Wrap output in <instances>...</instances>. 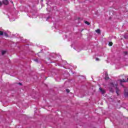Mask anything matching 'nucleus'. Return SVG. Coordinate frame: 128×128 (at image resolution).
Returning <instances> with one entry per match:
<instances>
[{
    "label": "nucleus",
    "instance_id": "nucleus-21",
    "mask_svg": "<svg viewBox=\"0 0 128 128\" xmlns=\"http://www.w3.org/2000/svg\"><path fill=\"white\" fill-rule=\"evenodd\" d=\"M125 54H128V52H124Z\"/></svg>",
    "mask_w": 128,
    "mask_h": 128
},
{
    "label": "nucleus",
    "instance_id": "nucleus-1",
    "mask_svg": "<svg viewBox=\"0 0 128 128\" xmlns=\"http://www.w3.org/2000/svg\"><path fill=\"white\" fill-rule=\"evenodd\" d=\"M109 90L111 92H114V88H116V85L113 82H110L109 84Z\"/></svg>",
    "mask_w": 128,
    "mask_h": 128
},
{
    "label": "nucleus",
    "instance_id": "nucleus-6",
    "mask_svg": "<svg viewBox=\"0 0 128 128\" xmlns=\"http://www.w3.org/2000/svg\"><path fill=\"white\" fill-rule=\"evenodd\" d=\"M124 38H126V40L128 38V33L124 34Z\"/></svg>",
    "mask_w": 128,
    "mask_h": 128
},
{
    "label": "nucleus",
    "instance_id": "nucleus-20",
    "mask_svg": "<svg viewBox=\"0 0 128 128\" xmlns=\"http://www.w3.org/2000/svg\"><path fill=\"white\" fill-rule=\"evenodd\" d=\"M96 60H100V59L98 58H96Z\"/></svg>",
    "mask_w": 128,
    "mask_h": 128
},
{
    "label": "nucleus",
    "instance_id": "nucleus-10",
    "mask_svg": "<svg viewBox=\"0 0 128 128\" xmlns=\"http://www.w3.org/2000/svg\"><path fill=\"white\" fill-rule=\"evenodd\" d=\"M6 52V51H2V56H4V54Z\"/></svg>",
    "mask_w": 128,
    "mask_h": 128
},
{
    "label": "nucleus",
    "instance_id": "nucleus-12",
    "mask_svg": "<svg viewBox=\"0 0 128 128\" xmlns=\"http://www.w3.org/2000/svg\"><path fill=\"white\" fill-rule=\"evenodd\" d=\"M0 36H4V32L2 31H0Z\"/></svg>",
    "mask_w": 128,
    "mask_h": 128
},
{
    "label": "nucleus",
    "instance_id": "nucleus-4",
    "mask_svg": "<svg viewBox=\"0 0 128 128\" xmlns=\"http://www.w3.org/2000/svg\"><path fill=\"white\" fill-rule=\"evenodd\" d=\"M118 82H120V84L121 86L122 85V82H126V80H125L124 79H122V80H118Z\"/></svg>",
    "mask_w": 128,
    "mask_h": 128
},
{
    "label": "nucleus",
    "instance_id": "nucleus-15",
    "mask_svg": "<svg viewBox=\"0 0 128 128\" xmlns=\"http://www.w3.org/2000/svg\"><path fill=\"white\" fill-rule=\"evenodd\" d=\"M66 92H68V93L70 92V90H68V89H66Z\"/></svg>",
    "mask_w": 128,
    "mask_h": 128
},
{
    "label": "nucleus",
    "instance_id": "nucleus-9",
    "mask_svg": "<svg viewBox=\"0 0 128 128\" xmlns=\"http://www.w3.org/2000/svg\"><path fill=\"white\" fill-rule=\"evenodd\" d=\"M4 34L6 38H8V33H6V32H4Z\"/></svg>",
    "mask_w": 128,
    "mask_h": 128
},
{
    "label": "nucleus",
    "instance_id": "nucleus-5",
    "mask_svg": "<svg viewBox=\"0 0 128 128\" xmlns=\"http://www.w3.org/2000/svg\"><path fill=\"white\" fill-rule=\"evenodd\" d=\"M2 3L4 4L8 5V0H3Z\"/></svg>",
    "mask_w": 128,
    "mask_h": 128
},
{
    "label": "nucleus",
    "instance_id": "nucleus-11",
    "mask_svg": "<svg viewBox=\"0 0 128 128\" xmlns=\"http://www.w3.org/2000/svg\"><path fill=\"white\" fill-rule=\"evenodd\" d=\"M108 46H112V42H110L108 43Z\"/></svg>",
    "mask_w": 128,
    "mask_h": 128
},
{
    "label": "nucleus",
    "instance_id": "nucleus-8",
    "mask_svg": "<svg viewBox=\"0 0 128 128\" xmlns=\"http://www.w3.org/2000/svg\"><path fill=\"white\" fill-rule=\"evenodd\" d=\"M96 32H97V34H100V30L98 29L96 30Z\"/></svg>",
    "mask_w": 128,
    "mask_h": 128
},
{
    "label": "nucleus",
    "instance_id": "nucleus-2",
    "mask_svg": "<svg viewBox=\"0 0 128 128\" xmlns=\"http://www.w3.org/2000/svg\"><path fill=\"white\" fill-rule=\"evenodd\" d=\"M115 88L116 90V94H117L118 96H120V94H118V92H120V90L118 88V84H115Z\"/></svg>",
    "mask_w": 128,
    "mask_h": 128
},
{
    "label": "nucleus",
    "instance_id": "nucleus-17",
    "mask_svg": "<svg viewBox=\"0 0 128 128\" xmlns=\"http://www.w3.org/2000/svg\"><path fill=\"white\" fill-rule=\"evenodd\" d=\"M2 6V2H0V6Z\"/></svg>",
    "mask_w": 128,
    "mask_h": 128
},
{
    "label": "nucleus",
    "instance_id": "nucleus-14",
    "mask_svg": "<svg viewBox=\"0 0 128 128\" xmlns=\"http://www.w3.org/2000/svg\"><path fill=\"white\" fill-rule=\"evenodd\" d=\"M34 62H38V60L37 58L34 59Z\"/></svg>",
    "mask_w": 128,
    "mask_h": 128
},
{
    "label": "nucleus",
    "instance_id": "nucleus-13",
    "mask_svg": "<svg viewBox=\"0 0 128 128\" xmlns=\"http://www.w3.org/2000/svg\"><path fill=\"white\" fill-rule=\"evenodd\" d=\"M110 79V78L108 76H106L105 77V80H109Z\"/></svg>",
    "mask_w": 128,
    "mask_h": 128
},
{
    "label": "nucleus",
    "instance_id": "nucleus-16",
    "mask_svg": "<svg viewBox=\"0 0 128 128\" xmlns=\"http://www.w3.org/2000/svg\"><path fill=\"white\" fill-rule=\"evenodd\" d=\"M105 75H106V76H108V72H106L105 73Z\"/></svg>",
    "mask_w": 128,
    "mask_h": 128
},
{
    "label": "nucleus",
    "instance_id": "nucleus-18",
    "mask_svg": "<svg viewBox=\"0 0 128 128\" xmlns=\"http://www.w3.org/2000/svg\"><path fill=\"white\" fill-rule=\"evenodd\" d=\"M50 17L48 16L46 20H48L50 19Z\"/></svg>",
    "mask_w": 128,
    "mask_h": 128
},
{
    "label": "nucleus",
    "instance_id": "nucleus-7",
    "mask_svg": "<svg viewBox=\"0 0 128 128\" xmlns=\"http://www.w3.org/2000/svg\"><path fill=\"white\" fill-rule=\"evenodd\" d=\"M84 22L88 26H90V23L88 22L86 20H84Z\"/></svg>",
    "mask_w": 128,
    "mask_h": 128
},
{
    "label": "nucleus",
    "instance_id": "nucleus-22",
    "mask_svg": "<svg viewBox=\"0 0 128 128\" xmlns=\"http://www.w3.org/2000/svg\"><path fill=\"white\" fill-rule=\"evenodd\" d=\"M12 4H14V2H12Z\"/></svg>",
    "mask_w": 128,
    "mask_h": 128
},
{
    "label": "nucleus",
    "instance_id": "nucleus-19",
    "mask_svg": "<svg viewBox=\"0 0 128 128\" xmlns=\"http://www.w3.org/2000/svg\"><path fill=\"white\" fill-rule=\"evenodd\" d=\"M18 84L20 85V86H22V84L20 83V82H19Z\"/></svg>",
    "mask_w": 128,
    "mask_h": 128
},
{
    "label": "nucleus",
    "instance_id": "nucleus-3",
    "mask_svg": "<svg viewBox=\"0 0 128 128\" xmlns=\"http://www.w3.org/2000/svg\"><path fill=\"white\" fill-rule=\"evenodd\" d=\"M99 90L102 94H104V93L106 92V90L102 89L101 87H100L99 88Z\"/></svg>",
    "mask_w": 128,
    "mask_h": 128
}]
</instances>
